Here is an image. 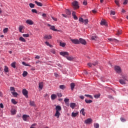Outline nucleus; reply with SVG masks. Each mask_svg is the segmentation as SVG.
Listing matches in <instances>:
<instances>
[{
  "label": "nucleus",
  "instance_id": "1",
  "mask_svg": "<svg viewBox=\"0 0 128 128\" xmlns=\"http://www.w3.org/2000/svg\"><path fill=\"white\" fill-rule=\"evenodd\" d=\"M55 110H56V112L54 114V116L56 118H59V117L60 116V112L62 110V107L60 106H56V108H55Z\"/></svg>",
  "mask_w": 128,
  "mask_h": 128
},
{
  "label": "nucleus",
  "instance_id": "2",
  "mask_svg": "<svg viewBox=\"0 0 128 128\" xmlns=\"http://www.w3.org/2000/svg\"><path fill=\"white\" fill-rule=\"evenodd\" d=\"M122 78V79L119 80V82H120V84H126V82H128L127 75L123 74Z\"/></svg>",
  "mask_w": 128,
  "mask_h": 128
},
{
  "label": "nucleus",
  "instance_id": "3",
  "mask_svg": "<svg viewBox=\"0 0 128 128\" xmlns=\"http://www.w3.org/2000/svg\"><path fill=\"white\" fill-rule=\"evenodd\" d=\"M72 4L73 8H74V10H77L80 8L77 1L73 2Z\"/></svg>",
  "mask_w": 128,
  "mask_h": 128
},
{
  "label": "nucleus",
  "instance_id": "4",
  "mask_svg": "<svg viewBox=\"0 0 128 128\" xmlns=\"http://www.w3.org/2000/svg\"><path fill=\"white\" fill-rule=\"evenodd\" d=\"M80 22H81L82 24H85V25H86L88 22V19H86V20H84V18H80L79 19H78Z\"/></svg>",
  "mask_w": 128,
  "mask_h": 128
},
{
  "label": "nucleus",
  "instance_id": "5",
  "mask_svg": "<svg viewBox=\"0 0 128 128\" xmlns=\"http://www.w3.org/2000/svg\"><path fill=\"white\" fill-rule=\"evenodd\" d=\"M114 70L118 74H120L122 72V69H120V66H114Z\"/></svg>",
  "mask_w": 128,
  "mask_h": 128
},
{
  "label": "nucleus",
  "instance_id": "6",
  "mask_svg": "<svg viewBox=\"0 0 128 128\" xmlns=\"http://www.w3.org/2000/svg\"><path fill=\"white\" fill-rule=\"evenodd\" d=\"M70 42L74 44H80V42L78 39H72L70 40Z\"/></svg>",
  "mask_w": 128,
  "mask_h": 128
},
{
  "label": "nucleus",
  "instance_id": "7",
  "mask_svg": "<svg viewBox=\"0 0 128 128\" xmlns=\"http://www.w3.org/2000/svg\"><path fill=\"white\" fill-rule=\"evenodd\" d=\"M79 42H80V44H82L83 45H86V41L85 40L82 39V38H80L79 40Z\"/></svg>",
  "mask_w": 128,
  "mask_h": 128
},
{
  "label": "nucleus",
  "instance_id": "8",
  "mask_svg": "<svg viewBox=\"0 0 128 128\" xmlns=\"http://www.w3.org/2000/svg\"><path fill=\"white\" fill-rule=\"evenodd\" d=\"M22 94L26 96V98H28V91L26 89H23L22 90Z\"/></svg>",
  "mask_w": 128,
  "mask_h": 128
},
{
  "label": "nucleus",
  "instance_id": "9",
  "mask_svg": "<svg viewBox=\"0 0 128 128\" xmlns=\"http://www.w3.org/2000/svg\"><path fill=\"white\" fill-rule=\"evenodd\" d=\"M60 55L66 57V56H68L69 55V53L66 52H60Z\"/></svg>",
  "mask_w": 128,
  "mask_h": 128
},
{
  "label": "nucleus",
  "instance_id": "10",
  "mask_svg": "<svg viewBox=\"0 0 128 128\" xmlns=\"http://www.w3.org/2000/svg\"><path fill=\"white\" fill-rule=\"evenodd\" d=\"M64 102L66 106H70V99L69 98H65L64 100Z\"/></svg>",
  "mask_w": 128,
  "mask_h": 128
},
{
  "label": "nucleus",
  "instance_id": "11",
  "mask_svg": "<svg viewBox=\"0 0 128 128\" xmlns=\"http://www.w3.org/2000/svg\"><path fill=\"white\" fill-rule=\"evenodd\" d=\"M26 24H30V26H32L34 24V22L32 21V20H26Z\"/></svg>",
  "mask_w": 128,
  "mask_h": 128
},
{
  "label": "nucleus",
  "instance_id": "12",
  "mask_svg": "<svg viewBox=\"0 0 128 128\" xmlns=\"http://www.w3.org/2000/svg\"><path fill=\"white\" fill-rule=\"evenodd\" d=\"M92 122V120L91 118H88L86 120H85L86 124H90Z\"/></svg>",
  "mask_w": 128,
  "mask_h": 128
},
{
  "label": "nucleus",
  "instance_id": "13",
  "mask_svg": "<svg viewBox=\"0 0 128 128\" xmlns=\"http://www.w3.org/2000/svg\"><path fill=\"white\" fill-rule=\"evenodd\" d=\"M30 118V116L28 115L24 114L22 116L23 120L27 122V120Z\"/></svg>",
  "mask_w": 128,
  "mask_h": 128
},
{
  "label": "nucleus",
  "instance_id": "14",
  "mask_svg": "<svg viewBox=\"0 0 128 128\" xmlns=\"http://www.w3.org/2000/svg\"><path fill=\"white\" fill-rule=\"evenodd\" d=\"M44 38L45 40H50V39H52V36L50 35H45Z\"/></svg>",
  "mask_w": 128,
  "mask_h": 128
},
{
  "label": "nucleus",
  "instance_id": "15",
  "mask_svg": "<svg viewBox=\"0 0 128 128\" xmlns=\"http://www.w3.org/2000/svg\"><path fill=\"white\" fill-rule=\"evenodd\" d=\"M78 112H72V118H76L77 116H78Z\"/></svg>",
  "mask_w": 128,
  "mask_h": 128
},
{
  "label": "nucleus",
  "instance_id": "16",
  "mask_svg": "<svg viewBox=\"0 0 128 128\" xmlns=\"http://www.w3.org/2000/svg\"><path fill=\"white\" fill-rule=\"evenodd\" d=\"M108 40H109V42H114L116 43L119 42L118 40L116 39L108 38Z\"/></svg>",
  "mask_w": 128,
  "mask_h": 128
},
{
  "label": "nucleus",
  "instance_id": "17",
  "mask_svg": "<svg viewBox=\"0 0 128 128\" xmlns=\"http://www.w3.org/2000/svg\"><path fill=\"white\" fill-rule=\"evenodd\" d=\"M100 24L101 26H108V24H106V22L104 20L101 21Z\"/></svg>",
  "mask_w": 128,
  "mask_h": 128
},
{
  "label": "nucleus",
  "instance_id": "18",
  "mask_svg": "<svg viewBox=\"0 0 128 128\" xmlns=\"http://www.w3.org/2000/svg\"><path fill=\"white\" fill-rule=\"evenodd\" d=\"M50 30H52L54 31V32H58V30L55 28V27H54V26H51V27L50 28Z\"/></svg>",
  "mask_w": 128,
  "mask_h": 128
},
{
  "label": "nucleus",
  "instance_id": "19",
  "mask_svg": "<svg viewBox=\"0 0 128 128\" xmlns=\"http://www.w3.org/2000/svg\"><path fill=\"white\" fill-rule=\"evenodd\" d=\"M72 16L74 20H78V18H77L76 16V12H72Z\"/></svg>",
  "mask_w": 128,
  "mask_h": 128
},
{
  "label": "nucleus",
  "instance_id": "20",
  "mask_svg": "<svg viewBox=\"0 0 128 128\" xmlns=\"http://www.w3.org/2000/svg\"><path fill=\"white\" fill-rule=\"evenodd\" d=\"M70 108H72V110L74 109V108H76V103H73V102L70 103Z\"/></svg>",
  "mask_w": 128,
  "mask_h": 128
},
{
  "label": "nucleus",
  "instance_id": "21",
  "mask_svg": "<svg viewBox=\"0 0 128 128\" xmlns=\"http://www.w3.org/2000/svg\"><path fill=\"white\" fill-rule=\"evenodd\" d=\"M56 98H57V96L55 94H52L51 95V100H54Z\"/></svg>",
  "mask_w": 128,
  "mask_h": 128
},
{
  "label": "nucleus",
  "instance_id": "22",
  "mask_svg": "<svg viewBox=\"0 0 128 128\" xmlns=\"http://www.w3.org/2000/svg\"><path fill=\"white\" fill-rule=\"evenodd\" d=\"M80 114H82L83 116H85V109L82 108L81 110L80 111Z\"/></svg>",
  "mask_w": 128,
  "mask_h": 128
},
{
  "label": "nucleus",
  "instance_id": "23",
  "mask_svg": "<svg viewBox=\"0 0 128 128\" xmlns=\"http://www.w3.org/2000/svg\"><path fill=\"white\" fill-rule=\"evenodd\" d=\"M65 58H67L68 60H74V58H73L72 56H65Z\"/></svg>",
  "mask_w": 128,
  "mask_h": 128
},
{
  "label": "nucleus",
  "instance_id": "24",
  "mask_svg": "<svg viewBox=\"0 0 128 128\" xmlns=\"http://www.w3.org/2000/svg\"><path fill=\"white\" fill-rule=\"evenodd\" d=\"M35 4H36L37 6H42V3H41L40 2H38V1H35Z\"/></svg>",
  "mask_w": 128,
  "mask_h": 128
},
{
  "label": "nucleus",
  "instance_id": "25",
  "mask_svg": "<svg viewBox=\"0 0 128 128\" xmlns=\"http://www.w3.org/2000/svg\"><path fill=\"white\" fill-rule=\"evenodd\" d=\"M10 112L13 115L16 114V110L14 108H12V110H10Z\"/></svg>",
  "mask_w": 128,
  "mask_h": 128
},
{
  "label": "nucleus",
  "instance_id": "26",
  "mask_svg": "<svg viewBox=\"0 0 128 128\" xmlns=\"http://www.w3.org/2000/svg\"><path fill=\"white\" fill-rule=\"evenodd\" d=\"M65 12L66 13V14H67V15H71V12L69 10H65Z\"/></svg>",
  "mask_w": 128,
  "mask_h": 128
},
{
  "label": "nucleus",
  "instance_id": "27",
  "mask_svg": "<svg viewBox=\"0 0 128 128\" xmlns=\"http://www.w3.org/2000/svg\"><path fill=\"white\" fill-rule=\"evenodd\" d=\"M22 29H24V26H19V32L21 33H24V32H22Z\"/></svg>",
  "mask_w": 128,
  "mask_h": 128
},
{
  "label": "nucleus",
  "instance_id": "28",
  "mask_svg": "<svg viewBox=\"0 0 128 128\" xmlns=\"http://www.w3.org/2000/svg\"><path fill=\"white\" fill-rule=\"evenodd\" d=\"M19 40L22 42H26L25 38H24L23 37H20L19 38Z\"/></svg>",
  "mask_w": 128,
  "mask_h": 128
},
{
  "label": "nucleus",
  "instance_id": "29",
  "mask_svg": "<svg viewBox=\"0 0 128 128\" xmlns=\"http://www.w3.org/2000/svg\"><path fill=\"white\" fill-rule=\"evenodd\" d=\"M74 82L70 84V89L72 90H73L74 88Z\"/></svg>",
  "mask_w": 128,
  "mask_h": 128
},
{
  "label": "nucleus",
  "instance_id": "30",
  "mask_svg": "<svg viewBox=\"0 0 128 128\" xmlns=\"http://www.w3.org/2000/svg\"><path fill=\"white\" fill-rule=\"evenodd\" d=\"M4 71L5 72H8V68L7 66H4Z\"/></svg>",
  "mask_w": 128,
  "mask_h": 128
},
{
  "label": "nucleus",
  "instance_id": "31",
  "mask_svg": "<svg viewBox=\"0 0 128 128\" xmlns=\"http://www.w3.org/2000/svg\"><path fill=\"white\" fill-rule=\"evenodd\" d=\"M27 74H28V72L26 71H24L22 74V76L26 77Z\"/></svg>",
  "mask_w": 128,
  "mask_h": 128
},
{
  "label": "nucleus",
  "instance_id": "32",
  "mask_svg": "<svg viewBox=\"0 0 128 128\" xmlns=\"http://www.w3.org/2000/svg\"><path fill=\"white\" fill-rule=\"evenodd\" d=\"M100 96V94H98L96 95H94V98H99Z\"/></svg>",
  "mask_w": 128,
  "mask_h": 128
},
{
  "label": "nucleus",
  "instance_id": "33",
  "mask_svg": "<svg viewBox=\"0 0 128 128\" xmlns=\"http://www.w3.org/2000/svg\"><path fill=\"white\" fill-rule=\"evenodd\" d=\"M60 46L64 48L66 46V44L64 42H60Z\"/></svg>",
  "mask_w": 128,
  "mask_h": 128
},
{
  "label": "nucleus",
  "instance_id": "34",
  "mask_svg": "<svg viewBox=\"0 0 128 128\" xmlns=\"http://www.w3.org/2000/svg\"><path fill=\"white\" fill-rule=\"evenodd\" d=\"M96 38H98V36H91V40H96Z\"/></svg>",
  "mask_w": 128,
  "mask_h": 128
},
{
  "label": "nucleus",
  "instance_id": "35",
  "mask_svg": "<svg viewBox=\"0 0 128 128\" xmlns=\"http://www.w3.org/2000/svg\"><path fill=\"white\" fill-rule=\"evenodd\" d=\"M30 106H35V102H34V101H30Z\"/></svg>",
  "mask_w": 128,
  "mask_h": 128
},
{
  "label": "nucleus",
  "instance_id": "36",
  "mask_svg": "<svg viewBox=\"0 0 128 128\" xmlns=\"http://www.w3.org/2000/svg\"><path fill=\"white\" fill-rule=\"evenodd\" d=\"M85 102L86 104H90L92 102V101L91 100H85Z\"/></svg>",
  "mask_w": 128,
  "mask_h": 128
},
{
  "label": "nucleus",
  "instance_id": "37",
  "mask_svg": "<svg viewBox=\"0 0 128 128\" xmlns=\"http://www.w3.org/2000/svg\"><path fill=\"white\" fill-rule=\"evenodd\" d=\"M23 66H30V67H31V65H30V64H26L25 62H22Z\"/></svg>",
  "mask_w": 128,
  "mask_h": 128
},
{
  "label": "nucleus",
  "instance_id": "38",
  "mask_svg": "<svg viewBox=\"0 0 128 128\" xmlns=\"http://www.w3.org/2000/svg\"><path fill=\"white\" fill-rule=\"evenodd\" d=\"M8 31V28H4V29L3 30V32L4 34L7 33Z\"/></svg>",
  "mask_w": 128,
  "mask_h": 128
},
{
  "label": "nucleus",
  "instance_id": "39",
  "mask_svg": "<svg viewBox=\"0 0 128 128\" xmlns=\"http://www.w3.org/2000/svg\"><path fill=\"white\" fill-rule=\"evenodd\" d=\"M100 125L98 123L94 124V128H99Z\"/></svg>",
  "mask_w": 128,
  "mask_h": 128
},
{
  "label": "nucleus",
  "instance_id": "40",
  "mask_svg": "<svg viewBox=\"0 0 128 128\" xmlns=\"http://www.w3.org/2000/svg\"><path fill=\"white\" fill-rule=\"evenodd\" d=\"M12 94L14 97H16L17 96H18V94L16 92H12Z\"/></svg>",
  "mask_w": 128,
  "mask_h": 128
},
{
  "label": "nucleus",
  "instance_id": "41",
  "mask_svg": "<svg viewBox=\"0 0 128 128\" xmlns=\"http://www.w3.org/2000/svg\"><path fill=\"white\" fill-rule=\"evenodd\" d=\"M42 86H43L42 82H40L39 83V88H40V90L42 89Z\"/></svg>",
  "mask_w": 128,
  "mask_h": 128
},
{
  "label": "nucleus",
  "instance_id": "42",
  "mask_svg": "<svg viewBox=\"0 0 128 128\" xmlns=\"http://www.w3.org/2000/svg\"><path fill=\"white\" fill-rule=\"evenodd\" d=\"M29 5H30V7L31 8H34V6H35V4H34L32 3H30Z\"/></svg>",
  "mask_w": 128,
  "mask_h": 128
},
{
  "label": "nucleus",
  "instance_id": "43",
  "mask_svg": "<svg viewBox=\"0 0 128 128\" xmlns=\"http://www.w3.org/2000/svg\"><path fill=\"white\" fill-rule=\"evenodd\" d=\"M85 96H86V97H88V98H90L92 99V96H91V95L86 94H85Z\"/></svg>",
  "mask_w": 128,
  "mask_h": 128
},
{
  "label": "nucleus",
  "instance_id": "44",
  "mask_svg": "<svg viewBox=\"0 0 128 128\" xmlns=\"http://www.w3.org/2000/svg\"><path fill=\"white\" fill-rule=\"evenodd\" d=\"M60 89L64 90L66 88V86H64V85H60Z\"/></svg>",
  "mask_w": 128,
  "mask_h": 128
},
{
  "label": "nucleus",
  "instance_id": "45",
  "mask_svg": "<svg viewBox=\"0 0 128 128\" xmlns=\"http://www.w3.org/2000/svg\"><path fill=\"white\" fill-rule=\"evenodd\" d=\"M11 66H12V67L14 68H16V62H14L13 63H12L11 64Z\"/></svg>",
  "mask_w": 128,
  "mask_h": 128
},
{
  "label": "nucleus",
  "instance_id": "46",
  "mask_svg": "<svg viewBox=\"0 0 128 128\" xmlns=\"http://www.w3.org/2000/svg\"><path fill=\"white\" fill-rule=\"evenodd\" d=\"M22 36L24 37V38H28V37H30V34H22Z\"/></svg>",
  "mask_w": 128,
  "mask_h": 128
},
{
  "label": "nucleus",
  "instance_id": "47",
  "mask_svg": "<svg viewBox=\"0 0 128 128\" xmlns=\"http://www.w3.org/2000/svg\"><path fill=\"white\" fill-rule=\"evenodd\" d=\"M114 2H115V4H116V5L120 6H119V0H115Z\"/></svg>",
  "mask_w": 128,
  "mask_h": 128
},
{
  "label": "nucleus",
  "instance_id": "48",
  "mask_svg": "<svg viewBox=\"0 0 128 128\" xmlns=\"http://www.w3.org/2000/svg\"><path fill=\"white\" fill-rule=\"evenodd\" d=\"M12 104H17V102L14 99L12 100Z\"/></svg>",
  "mask_w": 128,
  "mask_h": 128
},
{
  "label": "nucleus",
  "instance_id": "49",
  "mask_svg": "<svg viewBox=\"0 0 128 128\" xmlns=\"http://www.w3.org/2000/svg\"><path fill=\"white\" fill-rule=\"evenodd\" d=\"M32 13L38 14V11L35 9L32 10Z\"/></svg>",
  "mask_w": 128,
  "mask_h": 128
},
{
  "label": "nucleus",
  "instance_id": "50",
  "mask_svg": "<svg viewBox=\"0 0 128 128\" xmlns=\"http://www.w3.org/2000/svg\"><path fill=\"white\" fill-rule=\"evenodd\" d=\"M10 92H16V90H14V87H10Z\"/></svg>",
  "mask_w": 128,
  "mask_h": 128
},
{
  "label": "nucleus",
  "instance_id": "51",
  "mask_svg": "<svg viewBox=\"0 0 128 128\" xmlns=\"http://www.w3.org/2000/svg\"><path fill=\"white\" fill-rule=\"evenodd\" d=\"M110 15H113V16L116 15V12L113 10L110 11Z\"/></svg>",
  "mask_w": 128,
  "mask_h": 128
},
{
  "label": "nucleus",
  "instance_id": "52",
  "mask_svg": "<svg viewBox=\"0 0 128 128\" xmlns=\"http://www.w3.org/2000/svg\"><path fill=\"white\" fill-rule=\"evenodd\" d=\"M122 34V31L121 30H118L117 32V34H116V35L117 36H120V34Z\"/></svg>",
  "mask_w": 128,
  "mask_h": 128
},
{
  "label": "nucleus",
  "instance_id": "53",
  "mask_svg": "<svg viewBox=\"0 0 128 128\" xmlns=\"http://www.w3.org/2000/svg\"><path fill=\"white\" fill-rule=\"evenodd\" d=\"M120 120L122 122H126V119L123 118H120Z\"/></svg>",
  "mask_w": 128,
  "mask_h": 128
},
{
  "label": "nucleus",
  "instance_id": "54",
  "mask_svg": "<svg viewBox=\"0 0 128 128\" xmlns=\"http://www.w3.org/2000/svg\"><path fill=\"white\" fill-rule=\"evenodd\" d=\"M87 64L88 66V67H90V68L92 67V66H93L92 64L91 63H88V64Z\"/></svg>",
  "mask_w": 128,
  "mask_h": 128
},
{
  "label": "nucleus",
  "instance_id": "55",
  "mask_svg": "<svg viewBox=\"0 0 128 128\" xmlns=\"http://www.w3.org/2000/svg\"><path fill=\"white\" fill-rule=\"evenodd\" d=\"M51 18H52V20H54L56 22L58 21V19L55 18H54L53 16L51 17Z\"/></svg>",
  "mask_w": 128,
  "mask_h": 128
},
{
  "label": "nucleus",
  "instance_id": "56",
  "mask_svg": "<svg viewBox=\"0 0 128 128\" xmlns=\"http://www.w3.org/2000/svg\"><path fill=\"white\" fill-rule=\"evenodd\" d=\"M94 66H96L98 64V62H94V64H92Z\"/></svg>",
  "mask_w": 128,
  "mask_h": 128
},
{
  "label": "nucleus",
  "instance_id": "57",
  "mask_svg": "<svg viewBox=\"0 0 128 128\" xmlns=\"http://www.w3.org/2000/svg\"><path fill=\"white\" fill-rule=\"evenodd\" d=\"M127 4H128V0H124V3H123V4L124 5H126Z\"/></svg>",
  "mask_w": 128,
  "mask_h": 128
},
{
  "label": "nucleus",
  "instance_id": "58",
  "mask_svg": "<svg viewBox=\"0 0 128 128\" xmlns=\"http://www.w3.org/2000/svg\"><path fill=\"white\" fill-rule=\"evenodd\" d=\"M83 5H84V6H86L87 5L86 1L84 0V2H83Z\"/></svg>",
  "mask_w": 128,
  "mask_h": 128
},
{
  "label": "nucleus",
  "instance_id": "59",
  "mask_svg": "<svg viewBox=\"0 0 128 128\" xmlns=\"http://www.w3.org/2000/svg\"><path fill=\"white\" fill-rule=\"evenodd\" d=\"M40 58V57L39 56H36L35 57V59L39 60Z\"/></svg>",
  "mask_w": 128,
  "mask_h": 128
},
{
  "label": "nucleus",
  "instance_id": "60",
  "mask_svg": "<svg viewBox=\"0 0 128 128\" xmlns=\"http://www.w3.org/2000/svg\"><path fill=\"white\" fill-rule=\"evenodd\" d=\"M58 97H62V95L60 93H58Z\"/></svg>",
  "mask_w": 128,
  "mask_h": 128
},
{
  "label": "nucleus",
  "instance_id": "61",
  "mask_svg": "<svg viewBox=\"0 0 128 128\" xmlns=\"http://www.w3.org/2000/svg\"><path fill=\"white\" fill-rule=\"evenodd\" d=\"M42 16L44 18H46V14H42Z\"/></svg>",
  "mask_w": 128,
  "mask_h": 128
},
{
  "label": "nucleus",
  "instance_id": "62",
  "mask_svg": "<svg viewBox=\"0 0 128 128\" xmlns=\"http://www.w3.org/2000/svg\"><path fill=\"white\" fill-rule=\"evenodd\" d=\"M80 98H81V100H84V96H80Z\"/></svg>",
  "mask_w": 128,
  "mask_h": 128
},
{
  "label": "nucleus",
  "instance_id": "63",
  "mask_svg": "<svg viewBox=\"0 0 128 128\" xmlns=\"http://www.w3.org/2000/svg\"><path fill=\"white\" fill-rule=\"evenodd\" d=\"M54 76L56 78H58V74H57V73H54Z\"/></svg>",
  "mask_w": 128,
  "mask_h": 128
},
{
  "label": "nucleus",
  "instance_id": "64",
  "mask_svg": "<svg viewBox=\"0 0 128 128\" xmlns=\"http://www.w3.org/2000/svg\"><path fill=\"white\" fill-rule=\"evenodd\" d=\"M51 52H52V54H55V50H51Z\"/></svg>",
  "mask_w": 128,
  "mask_h": 128
}]
</instances>
